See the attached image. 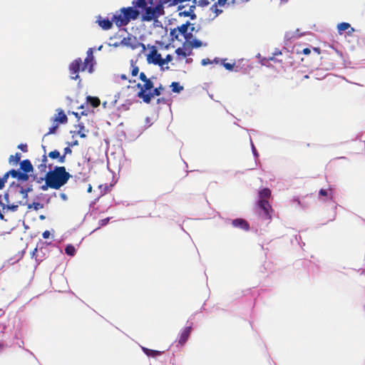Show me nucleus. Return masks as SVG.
Wrapping results in <instances>:
<instances>
[{"instance_id": "11", "label": "nucleus", "mask_w": 365, "mask_h": 365, "mask_svg": "<svg viewBox=\"0 0 365 365\" xmlns=\"http://www.w3.org/2000/svg\"><path fill=\"white\" fill-rule=\"evenodd\" d=\"M120 44L130 48L132 50L137 49L140 46L145 48V45L139 42L135 36L130 34H129L127 37L123 38L121 40Z\"/></svg>"}, {"instance_id": "18", "label": "nucleus", "mask_w": 365, "mask_h": 365, "mask_svg": "<svg viewBox=\"0 0 365 365\" xmlns=\"http://www.w3.org/2000/svg\"><path fill=\"white\" fill-rule=\"evenodd\" d=\"M191 331L192 326L186 327L184 328L179 336L178 344L180 345H184L187 342Z\"/></svg>"}, {"instance_id": "24", "label": "nucleus", "mask_w": 365, "mask_h": 365, "mask_svg": "<svg viewBox=\"0 0 365 365\" xmlns=\"http://www.w3.org/2000/svg\"><path fill=\"white\" fill-rule=\"evenodd\" d=\"M21 154L16 153L15 155H11L9 158V163L11 165H17L21 160Z\"/></svg>"}, {"instance_id": "40", "label": "nucleus", "mask_w": 365, "mask_h": 365, "mask_svg": "<svg viewBox=\"0 0 365 365\" xmlns=\"http://www.w3.org/2000/svg\"><path fill=\"white\" fill-rule=\"evenodd\" d=\"M173 60V56L170 54H168L165 58H162L163 63H161L160 67H163L165 63L170 62Z\"/></svg>"}, {"instance_id": "12", "label": "nucleus", "mask_w": 365, "mask_h": 365, "mask_svg": "<svg viewBox=\"0 0 365 365\" xmlns=\"http://www.w3.org/2000/svg\"><path fill=\"white\" fill-rule=\"evenodd\" d=\"M147 61L148 63H153L154 65L161 66L162 56L158 53L157 48L155 46L150 47V51L147 55Z\"/></svg>"}, {"instance_id": "3", "label": "nucleus", "mask_w": 365, "mask_h": 365, "mask_svg": "<svg viewBox=\"0 0 365 365\" xmlns=\"http://www.w3.org/2000/svg\"><path fill=\"white\" fill-rule=\"evenodd\" d=\"M139 15L140 11L133 6L123 7L113 14V21L118 27H122L128 25L131 20L137 19Z\"/></svg>"}, {"instance_id": "9", "label": "nucleus", "mask_w": 365, "mask_h": 365, "mask_svg": "<svg viewBox=\"0 0 365 365\" xmlns=\"http://www.w3.org/2000/svg\"><path fill=\"white\" fill-rule=\"evenodd\" d=\"M257 205L259 210V214L261 217L265 220H270L272 219L271 212L273 210L268 200H258Z\"/></svg>"}, {"instance_id": "58", "label": "nucleus", "mask_w": 365, "mask_h": 365, "mask_svg": "<svg viewBox=\"0 0 365 365\" xmlns=\"http://www.w3.org/2000/svg\"><path fill=\"white\" fill-rule=\"evenodd\" d=\"M252 149H253L254 153L256 155V150H255V148L254 147V145H252Z\"/></svg>"}, {"instance_id": "15", "label": "nucleus", "mask_w": 365, "mask_h": 365, "mask_svg": "<svg viewBox=\"0 0 365 365\" xmlns=\"http://www.w3.org/2000/svg\"><path fill=\"white\" fill-rule=\"evenodd\" d=\"M75 130L71 131V134L72 135V138H75L76 136H80L82 138H85L87 136V133L88 130L86 128L84 124L83 123H78L74 125Z\"/></svg>"}, {"instance_id": "49", "label": "nucleus", "mask_w": 365, "mask_h": 365, "mask_svg": "<svg viewBox=\"0 0 365 365\" xmlns=\"http://www.w3.org/2000/svg\"><path fill=\"white\" fill-rule=\"evenodd\" d=\"M139 78L143 82L148 79L145 73L141 72L139 75Z\"/></svg>"}, {"instance_id": "63", "label": "nucleus", "mask_w": 365, "mask_h": 365, "mask_svg": "<svg viewBox=\"0 0 365 365\" xmlns=\"http://www.w3.org/2000/svg\"><path fill=\"white\" fill-rule=\"evenodd\" d=\"M304 78H309V76L308 75L304 76Z\"/></svg>"}, {"instance_id": "39", "label": "nucleus", "mask_w": 365, "mask_h": 365, "mask_svg": "<svg viewBox=\"0 0 365 365\" xmlns=\"http://www.w3.org/2000/svg\"><path fill=\"white\" fill-rule=\"evenodd\" d=\"M175 53L178 55V56H182L183 58H185L187 56L190 55L191 53V52L187 53L184 50L183 48H178L175 50Z\"/></svg>"}, {"instance_id": "61", "label": "nucleus", "mask_w": 365, "mask_h": 365, "mask_svg": "<svg viewBox=\"0 0 365 365\" xmlns=\"http://www.w3.org/2000/svg\"><path fill=\"white\" fill-rule=\"evenodd\" d=\"M78 108L80 109H83L84 108V106L83 105H81V106L78 107Z\"/></svg>"}, {"instance_id": "27", "label": "nucleus", "mask_w": 365, "mask_h": 365, "mask_svg": "<svg viewBox=\"0 0 365 365\" xmlns=\"http://www.w3.org/2000/svg\"><path fill=\"white\" fill-rule=\"evenodd\" d=\"M271 196V190L269 188H263L259 192V200H268Z\"/></svg>"}, {"instance_id": "29", "label": "nucleus", "mask_w": 365, "mask_h": 365, "mask_svg": "<svg viewBox=\"0 0 365 365\" xmlns=\"http://www.w3.org/2000/svg\"><path fill=\"white\" fill-rule=\"evenodd\" d=\"M163 90H164V87L160 84L158 87L154 88L153 91H150V95L152 96V98L155 96H159Z\"/></svg>"}, {"instance_id": "1", "label": "nucleus", "mask_w": 365, "mask_h": 365, "mask_svg": "<svg viewBox=\"0 0 365 365\" xmlns=\"http://www.w3.org/2000/svg\"><path fill=\"white\" fill-rule=\"evenodd\" d=\"M4 197L6 202V208L14 212L17 210L20 205H24L26 202L27 190L22 186L16 185L9 187L4 195ZM4 209H5L4 206Z\"/></svg>"}, {"instance_id": "53", "label": "nucleus", "mask_w": 365, "mask_h": 365, "mask_svg": "<svg viewBox=\"0 0 365 365\" xmlns=\"http://www.w3.org/2000/svg\"><path fill=\"white\" fill-rule=\"evenodd\" d=\"M281 53H282V52L279 49H276V51L274 53V55L275 56V55H279Z\"/></svg>"}, {"instance_id": "60", "label": "nucleus", "mask_w": 365, "mask_h": 365, "mask_svg": "<svg viewBox=\"0 0 365 365\" xmlns=\"http://www.w3.org/2000/svg\"><path fill=\"white\" fill-rule=\"evenodd\" d=\"M41 187L43 190H46V185H43L41 186Z\"/></svg>"}, {"instance_id": "54", "label": "nucleus", "mask_w": 365, "mask_h": 365, "mask_svg": "<svg viewBox=\"0 0 365 365\" xmlns=\"http://www.w3.org/2000/svg\"><path fill=\"white\" fill-rule=\"evenodd\" d=\"M269 60L272 61H276V59H275L274 56L269 57Z\"/></svg>"}, {"instance_id": "46", "label": "nucleus", "mask_w": 365, "mask_h": 365, "mask_svg": "<svg viewBox=\"0 0 365 365\" xmlns=\"http://www.w3.org/2000/svg\"><path fill=\"white\" fill-rule=\"evenodd\" d=\"M69 147H74L78 145V141L77 140H73L71 142L67 143Z\"/></svg>"}, {"instance_id": "20", "label": "nucleus", "mask_w": 365, "mask_h": 365, "mask_svg": "<svg viewBox=\"0 0 365 365\" xmlns=\"http://www.w3.org/2000/svg\"><path fill=\"white\" fill-rule=\"evenodd\" d=\"M232 225L235 227H238V228H240L245 231H247L250 230L249 223L245 220L242 219V218H237V219L233 220L232 222Z\"/></svg>"}, {"instance_id": "33", "label": "nucleus", "mask_w": 365, "mask_h": 365, "mask_svg": "<svg viewBox=\"0 0 365 365\" xmlns=\"http://www.w3.org/2000/svg\"><path fill=\"white\" fill-rule=\"evenodd\" d=\"M319 195L320 196L330 197L331 198L332 197V190L331 189H329V190L321 189L319 191Z\"/></svg>"}, {"instance_id": "21", "label": "nucleus", "mask_w": 365, "mask_h": 365, "mask_svg": "<svg viewBox=\"0 0 365 365\" xmlns=\"http://www.w3.org/2000/svg\"><path fill=\"white\" fill-rule=\"evenodd\" d=\"M20 170L21 173H26L28 175L29 173L33 171V166L29 160H24L20 162Z\"/></svg>"}, {"instance_id": "30", "label": "nucleus", "mask_w": 365, "mask_h": 365, "mask_svg": "<svg viewBox=\"0 0 365 365\" xmlns=\"http://www.w3.org/2000/svg\"><path fill=\"white\" fill-rule=\"evenodd\" d=\"M170 87L172 88V91L174 93H180L183 90V87L180 86L178 82H173L170 85Z\"/></svg>"}, {"instance_id": "4", "label": "nucleus", "mask_w": 365, "mask_h": 365, "mask_svg": "<svg viewBox=\"0 0 365 365\" xmlns=\"http://www.w3.org/2000/svg\"><path fill=\"white\" fill-rule=\"evenodd\" d=\"M136 86L139 88L137 96L141 98L144 103H150L152 101V96L150 95V91L154 86L153 81L148 78L143 81V84L138 83Z\"/></svg>"}, {"instance_id": "10", "label": "nucleus", "mask_w": 365, "mask_h": 365, "mask_svg": "<svg viewBox=\"0 0 365 365\" xmlns=\"http://www.w3.org/2000/svg\"><path fill=\"white\" fill-rule=\"evenodd\" d=\"M70 78L72 80H78L80 79V76L78 75L80 71H84L83 70L82 66V59L81 58H77L73 60L68 66ZM81 81V80H79Z\"/></svg>"}, {"instance_id": "8", "label": "nucleus", "mask_w": 365, "mask_h": 365, "mask_svg": "<svg viewBox=\"0 0 365 365\" xmlns=\"http://www.w3.org/2000/svg\"><path fill=\"white\" fill-rule=\"evenodd\" d=\"M190 26V23L187 21L185 24L178 26L175 29H171L170 35L172 40H179V36L182 35L186 39V41H189V39L192 37V34L187 33L188 27Z\"/></svg>"}, {"instance_id": "32", "label": "nucleus", "mask_w": 365, "mask_h": 365, "mask_svg": "<svg viewBox=\"0 0 365 365\" xmlns=\"http://www.w3.org/2000/svg\"><path fill=\"white\" fill-rule=\"evenodd\" d=\"M65 252L69 256H73L76 253V249L72 245H68L66 247Z\"/></svg>"}, {"instance_id": "52", "label": "nucleus", "mask_w": 365, "mask_h": 365, "mask_svg": "<svg viewBox=\"0 0 365 365\" xmlns=\"http://www.w3.org/2000/svg\"><path fill=\"white\" fill-rule=\"evenodd\" d=\"M87 192H92V185L91 184H89L88 186Z\"/></svg>"}, {"instance_id": "2", "label": "nucleus", "mask_w": 365, "mask_h": 365, "mask_svg": "<svg viewBox=\"0 0 365 365\" xmlns=\"http://www.w3.org/2000/svg\"><path fill=\"white\" fill-rule=\"evenodd\" d=\"M50 170L47 172V187L58 190L66 185L71 175L64 166H55L51 169L52 165H48Z\"/></svg>"}, {"instance_id": "22", "label": "nucleus", "mask_w": 365, "mask_h": 365, "mask_svg": "<svg viewBox=\"0 0 365 365\" xmlns=\"http://www.w3.org/2000/svg\"><path fill=\"white\" fill-rule=\"evenodd\" d=\"M48 156L51 159H56L58 163H65V155H61L60 152L57 150H54L51 151Z\"/></svg>"}, {"instance_id": "14", "label": "nucleus", "mask_w": 365, "mask_h": 365, "mask_svg": "<svg viewBox=\"0 0 365 365\" xmlns=\"http://www.w3.org/2000/svg\"><path fill=\"white\" fill-rule=\"evenodd\" d=\"M82 66L83 70H88L89 73H92L93 71V56L91 48L88 51V56L84 59V61H82Z\"/></svg>"}, {"instance_id": "25", "label": "nucleus", "mask_w": 365, "mask_h": 365, "mask_svg": "<svg viewBox=\"0 0 365 365\" xmlns=\"http://www.w3.org/2000/svg\"><path fill=\"white\" fill-rule=\"evenodd\" d=\"M86 103L90 104L93 108H97L101 104V101L98 97L87 96Z\"/></svg>"}, {"instance_id": "17", "label": "nucleus", "mask_w": 365, "mask_h": 365, "mask_svg": "<svg viewBox=\"0 0 365 365\" xmlns=\"http://www.w3.org/2000/svg\"><path fill=\"white\" fill-rule=\"evenodd\" d=\"M96 23L103 30H110L113 28L114 21H113V17L110 20L108 19H103L101 16H98Z\"/></svg>"}, {"instance_id": "64", "label": "nucleus", "mask_w": 365, "mask_h": 365, "mask_svg": "<svg viewBox=\"0 0 365 365\" xmlns=\"http://www.w3.org/2000/svg\"><path fill=\"white\" fill-rule=\"evenodd\" d=\"M0 218H1V219H3V218H4V216H3V215H2L1 213H0Z\"/></svg>"}, {"instance_id": "42", "label": "nucleus", "mask_w": 365, "mask_h": 365, "mask_svg": "<svg viewBox=\"0 0 365 365\" xmlns=\"http://www.w3.org/2000/svg\"><path fill=\"white\" fill-rule=\"evenodd\" d=\"M197 4L201 7H206L210 4V2L208 0H199Z\"/></svg>"}, {"instance_id": "56", "label": "nucleus", "mask_w": 365, "mask_h": 365, "mask_svg": "<svg viewBox=\"0 0 365 365\" xmlns=\"http://www.w3.org/2000/svg\"><path fill=\"white\" fill-rule=\"evenodd\" d=\"M42 236H43V238L46 239V231L42 233Z\"/></svg>"}, {"instance_id": "41", "label": "nucleus", "mask_w": 365, "mask_h": 365, "mask_svg": "<svg viewBox=\"0 0 365 365\" xmlns=\"http://www.w3.org/2000/svg\"><path fill=\"white\" fill-rule=\"evenodd\" d=\"M68 114L73 115L77 118V120H79L80 118H81V115H86L87 113L86 111H82L81 113H78L77 112H73H73H70V111H68Z\"/></svg>"}, {"instance_id": "7", "label": "nucleus", "mask_w": 365, "mask_h": 365, "mask_svg": "<svg viewBox=\"0 0 365 365\" xmlns=\"http://www.w3.org/2000/svg\"><path fill=\"white\" fill-rule=\"evenodd\" d=\"M170 6H175L179 4H182L184 2H191L190 6L187 10H183L181 13L179 14L180 16L184 17H190V19L195 20L197 18L194 10L196 8L197 0H170Z\"/></svg>"}, {"instance_id": "6", "label": "nucleus", "mask_w": 365, "mask_h": 365, "mask_svg": "<svg viewBox=\"0 0 365 365\" xmlns=\"http://www.w3.org/2000/svg\"><path fill=\"white\" fill-rule=\"evenodd\" d=\"M51 121L53 123V125L51 128H49V130L47 132V135L49 134L55 133L58 128L59 124L67 123L68 117L61 108H58L56 110V113L52 118Z\"/></svg>"}, {"instance_id": "57", "label": "nucleus", "mask_w": 365, "mask_h": 365, "mask_svg": "<svg viewBox=\"0 0 365 365\" xmlns=\"http://www.w3.org/2000/svg\"><path fill=\"white\" fill-rule=\"evenodd\" d=\"M191 61H192V58H187V59L186 60V62H187V63H190V62H191Z\"/></svg>"}, {"instance_id": "36", "label": "nucleus", "mask_w": 365, "mask_h": 365, "mask_svg": "<svg viewBox=\"0 0 365 365\" xmlns=\"http://www.w3.org/2000/svg\"><path fill=\"white\" fill-rule=\"evenodd\" d=\"M188 42L192 48H200L202 45V41L198 39H194L192 41L189 40Z\"/></svg>"}, {"instance_id": "19", "label": "nucleus", "mask_w": 365, "mask_h": 365, "mask_svg": "<svg viewBox=\"0 0 365 365\" xmlns=\"http://www.w3.org/2000/svg\"><path fill=\"white\" fill-rule=\"evenodd\" d=\"M6 174H9V177L11 176L13 178H16L20 181H27L29 180V175L26 173H21V171L18 170H11L6 172Z\"/></svg>"}, {"instance_id": "35", "label": "nucleus", "mask_w": 365, "mask_h": 365, "mask_svg": "<svg viewBox=\"0 0 365 365\" xmlns=\"http://www.w3.org/2000/svg\"><path fill=\"white\" fill-rule=\"evenodd\" d=\"M28 208L38 210L39 209L43 208V205L40 202H33L28 205Z\"/></svg>"}, {"instance_id": "26", "label": "nucleus", "mask_w": 365, "mask_h": 365, "mask_svg": "<svg viewBox=\"0 0 365 365\" xmlns=\"http://www.w3.org/2000/svg\"><path fill=\"white\" fill-rule=\"evenodd\" d=\"M143 351L148 356H151V357H157L163 353V351L150 349L145 348V347H143Z\"/></svg>"}, {"instance_id": "31", "label": "nucleus", "mask_w": 365, "mask_h": 365, "mask_svg": "<svg viewBox=\"0 0 365 365\" xmlns=\"http://www.w3.org/2000/svg\"><path fill=\"white\" fill-rule=\"evenodd\" d=\"M130 66H131V75L133 76H136L139 72V68L136 66L135 62L133 60L130 61Z\"/></svg>"}, {"instance_id": "13", "label": "nucleus", "mask_w": 365, "mask_h": 365, "mask_svg": "<svg viewBox=\"0 0 365 365\" xmlns=\"http://www.w3.org/2000/svg\"><path fill=\"white\" fill-rule=\"evenodd\" d=\"M230 5L228 0H217L214 4H212L210 7V11L215 14V16H217L223 12V8H226Z\"/></svg>"}, {"instance_id": "47", "label": "nucleus", "mask_w": 365, "mask_h": 365, "mask_svg": "<svg viewBox=\"0 0 365 365\" xmlns=\"http://www.w3.org/2000/svg\"><path fill=\"white\" fill-rule=\"evenodd\" d=\"M71 147H69L68 145L64 148L63 150V155H65V157L66 156V155L68 154H71L72 153V150L71 149Z\"/></svg>"}, {"instance_id": "51", "label": "nucleus", "mask_w": 365, "mask_h": 365, "mask_svg": "<svg viewBox=\"0 0 365 365\" xmlns=\"http://www.w3.org/2000/svg\"><path fill=\"white\" fill-rule=\"evenodd\" d=\"M120 78H121L122 80H125H125H128V77H127V76H126L125 74H121V75H120Z\"/></svg>"}, {"instance_id": "28", "label": "nucleus", "mask_w": 365, "mask_h": 365, "mask_svg": "<svg viewBox=\"0 0 365 365\" xmlns=\"http://www.w3.org/2000/svg\"><path fill=\"white\" fill-rule=\"evenodd\" d=\"M135 8L141 9L142 10L148 6L147 0H133L132 2Z\"/></svg>"}, {"instance_id": "44", "label": "nucleus", "mask_w": 365, "mask_h": 365, "mask_svg": "<svg viewBox=\"0 0 365 365\" xmlns=\"http://www.w3.org/2000/svg\"><path fill=\"white\" fill-rule=\"evenodd\" d=\"M223 66L227 70L232 71L234 68L235 63H224Z\"/></svg>"}, {"instance_id": "50", "label": "nucleus", "mask_w": 365, "mask_h": 365, "mask_svg": "<svg viewBox=\"0 0 365 365\" xmlns=\"http://www.w3.org/2000/svg\"><path fill=\"white\" fill-rule=\"evenodd\" d=\"M302 53L305 55H308L311 53V50L309 48H305L303 49Z\"/></svg>"}, {"instance_id": "59", "label": "nucleus", "mask_w": 365, "mask_h": 365, "mask_svg": "<svg viewBox=\"0 0 365 365\" xmlns=\"http://www.w3.org/2000/svg\"><path fill=\"white\" fill-rule=\"evenodd\" d=\"M107 188H108V186H107V185H106V187H105V190H106L104 191V192L103 193V195H104V194H106V193Z\"/></svg>"}, {"instance_id": "38", "label": "nucleus", "mask_w": 365, "mask_h": 365, "mask_svg": "<svg viewBox=\"0 0 365 365\" xmlns=\"http://www.w3.org/2000/svg\"><path fill=\"white\" fill-rule=\"evenodd\" d=\"M8 178L9 174H6V173L4 175L3 177H0V190L3 189Z\"/></svg>"}, {"instance_id": "5", "label": "nucleus", "mask_w": 365, "mask_h": 365, "mask_svg": "<svg viewBox=\"0 0 365 365\" xmlns=\"http://www.w3.org/2000/svg\"><path fill=\"white\" fill-rule=\"evenodd\" d=\"M143 10H145L143 19L147 21L156 19L164 14V9L162 4H158L154 7L147 6Z\"/></svg>"}, {"instance_id": "34", "label": "nucleus", "mask_w": 365, "mask_h": 365, "mask_svg": "<svg viewBox=\"0 0 365 365\" xmlns=\"http://www.w3.org/2000/svg\"><path fill=\"white\" fill-rule=\"evenodd\" d=\"M191 2H184L182 4H179L178 11H179L178 14L183 11V10H187L189 6H190Z\"/></svg>"}, {"instance_id": "45", "label": "nucleus", "mask_w": 365, "mask_h": 365, "mask_svg": "<svg viewBox=\"0 0 365 365\" xmlns=\"http://www.w3.org/2000/svg\"><path fill=\"white\" fill-rule=\"evenodd\" d=\"M18 148L26 153L28 151V148L26 144H20L18 145Z\"/></svg>"}, {"instance_id": "16", "label": "nucleus", "mask_w": 365, "mask_h": 365, "mask_svg": "<svg viewBox=\"0 0 365 365\" xmlns=\"http://www.w3.org/2000/svg\"><path fill=\"white\" fill-rule=\"evenodd\" d=\"M32 257L36 259L38 262H43L45 259V252L43 247V242H41L37 244L36 247L32 253Z\"/></svg>"}, {"instance_id": "48", "label": "nucleus", "mask_w": 365, "mask_h": 365, "mask_svg": "<svg viewBox=\"0 0 365 365\" xmlns=\"http://www.w3.org/2000/svg\"><path fill=\"white\" fill-rule=\"evenodd\" d=\"M210 63H212V61L209 58H204L201 61V64L202 66H207Z\"/></svg>"}, {"instance_id": "23", "label": "nucleus", "mask_w": 365, "mask_h": 365, "mask_svg": "<svg viewBox=\"0 0 365 365\" xmlns=\"http://www.w3.org/2000/svg\"><path fill=\"white\" fill-rule=\"evenodd\" d=\"M38 168L41 172V174H40V176L38 177L37 174H35L34 175V180H36V181L38 182H41V181H43L44 180H46V173L43 172L44 169L46 168V165L41 164V165H38Z\"/></svg>"}, {"instance_id": "43", "label": "nucleus", "mask_w": 365, "mask_h": 365, "mask_svg": "<svg viewBox=\"0 0 365 365\" xmlns=\"http://www.w3.org/2000/svg\"><path fill=\"white\" fill-rule=\"evenodd\" d=\"M109 220H110V217H106V218L102 219L99 221L98 225L100 227L105 226L108 223Z\"/></svg>"}, {"instance_id": "62", "label": "nucleus", "mask_w": 365, "mask_h": 365, "mask_svg": "<svg viewBox=\"0 0 365 365\" xmlns=\"http://www.w3.org/2000/svg\"><path fill=\"white\" fill-rule=\"evenodd\" d=\"M119 45H120V43H115L114 44V46L117 47V46H118Z\"/></svg>"}, {"instance_id": "37", "label": "nucleus", "mask_w": 365, "mask_h": 365, "mask_svg": "<svg viewBox=\"0 0 365 365\" xmlns=\"http://www.w3.org/2000/svg\"><path fill=\"white\" fill-rule=\"evenodd\" d=\"M350 24L346 22H342L338 24L337 29L339 32L344 31L350 27Z\"/></svg>"}, {"instance_id": "55", "label": "nucleus", "mask_w": 365, "mask_h": 365, "mask_svg": "<svg viewBox=\"0 0 365 365\" xmlns=\"http://www.w3.org/2000/svg\"><path fill=\"white\" fill-rule=\"evenodd\" d=\"M46 236H47V239H49L50 238V232L47 230V234H46Z\"/></svg>"}]
</instances>
